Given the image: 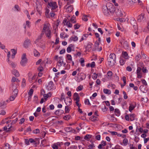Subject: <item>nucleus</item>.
<instances>
[{
    "label": "nucleus",
    "instance_id": "14",
    "mask_svg": "<svg viewBox=\"0 0 149 149\" xmlns=\"http://www.w3.org/2000/svg\"><path fill=\"white\" fill-rule=\"evenodd\" d=\"M138 0H127V3L130 6L133 5L134 3L137 2Z\"/></svg>",
    "mask_w": 149,
    "mask_h": 149
},
{
    "label": "nucleus",
    "instance_id": "4",
    "mask_svg": "<svg viewBox=\"0 0 149 149\" xmlns=\"http://www.w3.org/2000/svg\"><path fill=\"white\" fill-rule=\"evenodd\" d=\"M27 62V59L26 58L25 53H24L22 57V60L20 62V64L22 66H24Z\"/></svg>",
    "mask_w": 149,
    "mask_h": 149
},
{
    "label": "nucleus",
    "instance_id": "54",
    "mask_svg": "<svg viewBox=\"0 0 149 149\" xmlns=\"http://www.w3.org/2000/svg\"><path fill=\"white\" fill-rule=\"evenodd\" d=\"M61 111V110L60 109L56 110L55 112V114L58 116L61 115V113H60V111Z\"/></svg>",
    "mask_w": 149,
    "mask_h": 149
},
{
    "label": "nucleus",
    "instance_id": "3",
    "mask_svg": "<svg viewBox=\"0 0 149 149\" xmlns=\"http://www.w3.org/2000/svg\"><path fill=\"white\" fill-rule=\"evenodd\" d=\"M48 7L52 10L56 9L58 7L57 3L56 2H48Z\"/></svg>",
    "mask_w": 149,
    "mask_h": 149
},
{
    "label": "nucleus",
    "instance_id": "25",
    "mask_svg": "<svg viewBox=\"0 0 149 149\" xmlns=\"http://www.w3.org/2000/svg\"><path fill=\"white\" fill-rule=\"evenodd\" d=\"M11 51L13 53L12 57L13 59L15 57V55L17 53V51L15 50V49H11Z\"/></svg>",
    "mask_w": 149,
    "mask_h": 149
},
{
    "label": "nucleus",
    "instance_id": "48",
    "mask_svg": "<svg viewBox=\"0 0 149 149\" xmlns=\"http://www.w3.org/2000/svg\"><path fill=\"white\" fill-rule=\"evenodd\" d=\"M34 54L35 56H39L40 55V54L36 50L34 51Z\"/></svg>",
    "mask_w": 149,
    "mask_h": 149
},
{
    "label": "nucleus",
    "instance_id": "58",
    "mask_svg": "<svg viewBox=\"0 0 149 149\" xmlns=\"http://www.w3.org/2000/svg\"><path fill=\"white\" fill-rule=\"evenodd\" d=\"M145 43L149 45V36H148L147 37L146 39Z\"/></svg>",
    "mask_w": 149,
    "mask_h": 149
},
{
    "label": "nucleus",
    "instance_id": "33",
    "mask_svg": "<svg viewBox=\"0 0 149 149\" xmlns=\"http://www.w3.org/2000/svg\"><path fill=\"white\" fill-rule=\"evenodd\" d=\"M114 112L116 116H119L120 113V112L118 109H115Z\"/></svg>",
    "mask_w": 149,
    "mask_h": 149
},
{
    "label": "nucleus",
    "instance_id": "37",
    "mask_svg": "<svg viewBox=\"0 0 149 149\" xmlns=\"http://www.w3.org/2000/svg\"><path fill=\"white\" fill-rule=\"evenodd\" d=\"M103 92L104 93L107 94H111V91L108 89H104L103 90Z\"/></svg>",
    "mask_w": 149,
    "mask_h": 149
},
{
    "label": "nucleus",
    "instance_id": "59",
    "mask_svg": "<svg viewBox=\"0 0 149 149\" xmlns=\"http://www.w3.org/2000/svg\"><path fill=\"white\" fill-rule=\"evenodd\" d=\"M77 147L76 146L73 145L70 148H68V149H77Z\"/></svg>",
    "mask_w": 149,
    "mask_h": 149
},
{
    "label": "nucleus",
    "instance_id": "40",
    "mask_svg": "<svg viewBox=\"0 0 149 149\" xmlns=\"http://www.w3.org/2000/svg\"><path fill=\"white\" fill-rule=\"evenodd\" d=\"M40 131L38 129H36L33 131V133L35 134H39L40 133Z\"/></svg>",
    "mask_w": 149,
    "mask_h": 149
},
{
    "label": "nucleus",
    "instance_id": "64",
    "mask_svg": "<svg viewBox=\"0 0 149 149\" xmlns=\"http://www.w3.org/2000/svg\"><path fill=\"white\" fill-rule=\"evenodd\" d=\"M52 147L53 149H58V146L56 145L55 144H53L52 145Z\"/></svg>",
    "mask_w": 149,
    "mask_h": 149
},
{
    "label": "nucleus",
    "instance_id": "39",
    "mask_svg": "<svg viewBox=\"0 0 149 149\" xmlns=\"http://www.w3.org/2000/svg\"><path fill=\"white\" fill-rule=\"evenodd\" d=\"M66 58L67 59L68 61H72V57L71 56L70 54H67Z\"/></svg>",
    "mask_w": 149,
    "mask_h": 149
},
{
    "label": "nucleus",
    "instance_id": "36",
    "mask_svg": "<svg viewBox=\"0 0 149 149\" xmlns=\"http://www.w3.org/2000/svg\"><path fill=\"white\" fill-rule=\"evenodd\" d=\"M92 136V135L90 134H86L84 137V139L88 141L89 140V139Z\"/></svg>",
    "mask_w": 149,
    "mask_h": 149
},
{
    "label": "nucleus",
    "instance_id": "61",
    "mask_svg": "<svg viewBox=\"0 0 149 149\" xmlns=\"http://www.w3.org/2000/svg\"><path fill=\"white\" fill-rule=\"evenodd\" d=\"M141 57V56L139 54L136 56L135 57V59L137 61H139L140 60Z\"/></svg>",
    "mask_w": 149,
    "mask_h": 149
},
{
    "label": "nucleus",
    "instance_id": "56",
    "mask_svg": "<svg viewBox=\"0 0 149 149\" xmlns=\"http://www.w3.org/2000/svg\"><path fill=\"white\" fill-rule=\"evenodd\" d=\"M97 76V74L95 73H93V75L92 76V78L94 80L96 79Z\"/></svg>",
    "mask_w": 149,
    "mask_h": 149
},
{
    "label": "nucleus",
    "instance_id": "13",
    "mask_svg": "<svg viewBox=\"0 0 149 149\" xmlns=\"http://www.w3.org/2000/svg\"><path fill=\"white\" fill-rule=\"evenodd\" d=\"M74 100L77 101H79V97L78 94L77 93H75L74 94Z\"/></svg>",
    "mask_w": 149,
    "mask_h": 149
},
{
    "label": "nucleus",
    "instance_id": "41",
    "mask_svg": "<svg viewBox=\"0 0 149 149\" xmlns=\"http://www.w3.org/2000/svg\"><path fill=\"white\" fill-rule=\"evenodd\" d=\"M3 128H4V130L6 131L7 132L10 131L11 130H12V129H11V126L8 128H7V127L5 126Z\"/></svg>",
    "mask_w": 149,
    "mask_h": 149
},
{
    "label": "nucleus",
    "instance_id": "55",
    "mask_svg": "<svg viewBox=\"0 0 149 149\" xmlns=\"http://www.w3.org/2000/svg\"><path fill=\"white\" fill-rule=\"evenodd\" d=\"M70 118V116L69 115H66L63 118L65 120H69Z\"/></svg>",
    "mask_w": 149,
    "mask_h": 149
},
{
    "label": "nucleus",
    "instance_id": "45",
    "mask_svg": "<svg viewBox=\"0 0 149 149\" xmlns=\"http://www.w3.org/2000/svg\"><path fill=\"white\" fill-rule=\"evenodd\" d=\"M99 45V43L97 41H96L94 44V46L96 49H98Z\"/></svg>",
    "mask_w": 149,
    "mask_h": 149
},
{
    "label": "nucleus",
    "instance_id": "18",
    "mask_svg": "<svg viewBox=\"0 0 149 149\" xmlns=\"http://www.w3.org/2000/svg\"><path fill=\"white\" fill-rule=\"evenodd\" d=\"M73 9V6L70 5L69 6L66 8V11L70 13L72 11Z\"/></svg>",
    "mask_w": 149,
    "mask_h": 149
},
{
    "label": "nucleus",
    "instance_id": "11",
    "mask_svg": "<svg viewBox=\"0 0 149 149\" xmlns=\"http://www.w3.org/2000/svg\"><path fill=\"white\" fill-rule=\"evenodd\" d=\"M31 41L29 39L26 40L24 42V46L25 48H27L30 44Z\"/></svg>",
    "mask_w": 149,
    "mask_h": 149
},
{
    "label": "nucleus",
    "instance_id": "16",
    "mask_svg": "<svg viewBox=\"0 0 149 149\" xmlns=\"http://www.w3.org/2000/svg\"><path fill=\"white\" fill-rule=\"evenodd\" d=\"M62 57H60L58 58L59 59L57 62V65L58 66H61L62 65V64L63 63V61L62 59Z\"/></svg>",
    "mask_w": 149,
    "mask_h": 149
},
{
    "label": "nucleus",
    "instance_id": "19",
    "mask_svg": "<svg viewBox=\"0 0 149 149\" xmlns=\"http://www.w3.org/2000/svg\"><path fill=\"white\" fill-rule=\"evenodd\" d=\"M52 94L50 92H49L48 94H45L43 95L44 99L45 100H47V98L51 96Z\"/></svg>",
    "mask_w": 149,
    "mask_h": 149
},
{
    "label": "nucleus",
    "instance_id": "62",
    "mask_svg": "<svg viewBox=\"0 0 149 149\" xmlns=\"http://www.w3.org/2000/svg\"><path fill=\"white\" fill-rule=\"evenodd\" d=\"M80 26L79 25H78L77 24H75L74 25V29L76 30L78 29Z\"/></svg>",
    "mask_w": 149,
    "mask_h": 149
},
{
    "label": "nucleus",
    "instance_id": "20",
    "mask_svg": "<svg viewBox=\"0 0 149 149\" xmlns=\"http://www.w3.org/2000/svg\"><path fill=\"white\" fill-rule=\"evenodd\" d=\"M13 74H14L16 77H18L19 76V74L18 71L14 69L12 71Z\"/></svg>",
    "mask_w": 149,
    "mask_h": 149
},
{
    "label": "nucleus",
    "instance_id": "35",
    "mask_svg": "<svg viewBox=\"0 0 149 149\" xmlns=\"http://www.w3.org/2000/svg\"><path fill=\"white\" fill-rule=\"evenodd\" d=\"M65 1H67V5H69L70 4L73 3L74 2V0H63Z\"/></svg>",
    "mask_w": 149,
    "mask_h": 149
},
{
    "label": "nucleus",
    "instance_id": "49",
    "mask_svg": "<svg viewBox=\"0 0 149 149\" xmlns=\"http://www.w3.org/2000/svg\"><path fill=\"white\" fill-rule=\"evenodd\" d=\"M75 19V17L74 16H73L71 18L70 21L72 23H75L76 22Z\"/></svg>",
    "mask_w": 149,
    "mask_h": 149
},
{
    "label": "nucleus",
    "instance_id": "50",
    "mask_svg": "<svg viewBox=\"0 0 149 149\" xmlns=\"http://www.w3.org/2000/svg\"><path fill=\"white\" fill-rule=\"evenodd\" d=\"M26 80L24 78H23L22 79V86L23 87H24L26 86Z\"/></svg>",
    "mask_w": 149,
    "mask_h": 149
},
{
    "label": "nucleus",
    "instance_id": "42",
    "mask_svg": "<svg viewBox=\"0 0 149 149\" xmlns=\"http://www.w3.org/2000/svg\"><path fill=\"white\" fill-rule=\"evenodd\" d=\"M45 33L44 31H42V32L41 33L40 35V36H39L38 39L36 41H39V39H40L43 36V35H44Z\"/></svg>",
    "mask_w": 149,
    "mask_h": 149
},
{
    "label": "nucleus",
    "instance_id": "27",
    "mask_svg": "<svg viewBox=\"0 0 149 149\" xmlns=\"http://www.w3.org/2000/svg\"><path fill=\"white\" fill-rule=\"evenodd\" d=\"M10 148V145L8 143H6L1 149H9Z\"/></svg>",
    "mask_w": 149,
    "mask_h": 149
},
{
    "label": "nucleus",
    "instance_id": "8",
    "mask_svg": "<svg viewBox=\"0 0 149 149\" xmlns=\"http://www.w3.org/2000/svg\"><path fill=\"white\" fill-rule=\"evenodd\" d=\"M64 101L66 105L69 106L71 104L72 100L71 98L67 97L64 100Z\"/></svg>",
    "mask_w": 149,
    "mask_h": 149
},
{
    "label": "nucleus",
    "instance_id": "22",
    "mask_svg": "<svg viewBox=\"0 0 149 149\" xmlns=\"http://www.w3.org/2000/svg\"><path fill=\"white\" fill-rule=\"evenodd\" d=\"M136 106L133 104H131L129 108V110L131 112L135 107Z\"/></svg>",
    "mask_w": 149,
    "mask_h": 149
},
{
    "label": "nucleus",
    "instance_id": "15",
    "mask_svg": "<svg viewBox=\"0 0 149 149\" xmlns=\"http://www.w3.org/2000/svg\"><path fill=\"white\" fill-rule=\"evenodd\" d=\"M69 40L71 41H76L78 40V38L75 35H73L70 38Z\"/></svg>",
    "mask_w": 149,
    "mask_h": 149
},
{
    "label": "nucleus",
    "instance_id": "24",
    "mask_svg": "<svg viewBox=\"0 0 149 149\" xmlns=\"http://www.w3.org/2000/svg\"><path fill=\"white\" fill-rule=\"evenodd\" d=\"M49 30V27L48 26H47V25H46V24H44V25L43 30L42 31H44V32L45 33V32H46V31H48Z\"/></svg>",
    "mask_w": 149,
    "mask_h": 149
},
{
    "label": "nucleus",
    "instance_id": "32",
    "mask_svg": "<svg viewBox=\"0 0 149 149\" xmlns=\"http://www.w3.org/2000/svg\"><path fill=\"white\" fill-rule=\"evenodd\" d=\"M135 114H131L130 116V119L131 121H133L134 120V118L135 117Z\"/></svg>",
    "mask_w": 149,
    "mask_h": 149
},
{
    "label": "nucleus",
    "instance_id": "21",
    "mask_svg": "<svg viewBox=\"0 0 149 149\" xmlns=\"http://www.w3.org/2000/svg\"><path fill=\"white\" fill-rule=\"evenodd\" d=\"M45 33V34L46 35V36L47 37H48L49 38H51V31L50 30L48 31H46Z\"/></svg>",
    "mask_w": 149,
    "mask_h": 149
},
{
    "label": "nucleus",
    "instance_id": "52",
    "mask_svg": "<svg viewBox=\"0 0 149 149\" xmlns=\"http://www.w3.org/2000/svg\"><path fill=\"white\" fill-rule=\"evenodd\" d=\"M128 140L127 139H125L123 140V142L124 146H126L128 143Z\"/></svg>",
    "mask_w": 149,
    "mask_h": 149
},
{
    "label": "nucleus",
    "instance_id": "44",
    "mask_svg": "<svg viewBox=\"0 0 149 149\" xmlns=\"http://www.w3.org/2000/svg\"><path fill=\"white\" fill-rule=\"evenodd\" d=\"M11 81L12 82H15V81L17 82H19V80H18V79H16L14 77H13L12 79L11 80Z\"/></svg>",
    "mask_w": 149,
    "mask_h": 149
},
{
    "label": "nucleus",
    "instance_id": "2",
    "mask_svg": "<svg viewBox=\"0 0 149 149\" xmlns=\"http://www.w3.org/2000/svg\"><path fill=\"white\" fill-rule=\"evenodd\" d=\"M116 55L113 53H111L109 55V57L108 59V64L110 66L114 65L116 63Z\"/></svg>",
    "mask_w": 149,
    "mask_h": 149
},
{
    "label": "nucleus",
    "instance_id": "5",
    "mask_svg": "<svg viewBox=\"0 0 149 149\" xmlns=\"http://www.w3.org/2000/svg\"><path fill=\"white\" fill-rule=\"evenodd\" d=\"M36 75L35 74L33 75H32V74L31 72H29L28 74L29 77V80L30 82H32V80L35 79Z\"/></svg>",
    "mask_w": 149,
    "mask_h": 149
},
{
    "label": "nucleus",
    "instance_id": "53",
    "mask_svg": "<svg viewBox=\"0 0 149 149\" xmlns=\"http://www.w3.org/2000/svg\"><path fill=\"white\" fill-rule=\"evenodd\" d=\"M107 75L109 77H111L113 75L112 72L111 71H109L107 73Z\"/></svg>",
    "mask_w": 149,
    "mask_h": 149
},
{
    "label": "nucleus",
    "instance_id": "46",
    "mask_svg": "<svg viewBox=\"0 0 149 149\" xmlns=\"http://www.w3.org/2000/svg\"><path fill=\"white\" fill-rule=\"evenodd\" d=\"M88 17V16L86 15H84L82 17V19L85 21H87L88 20L87 17Z\"/></svg>",
    "mask_w": 149,
    "mask_h": 149
},
{
    "label": "nucleus",
    "instance_id": "51",
    "mask_svg": "<svg viewBox=\"0 0 149 149\" xmlns=\"http://www.w3.org/2000/svg\"><path fill=\"white\" fill-rule=\"evenodd\" d=\"M33 92V89H31L29 90V97L31 98V96L32 95Z\"/></svg>",
    "mask_w": 149,
    "mask_h": 149
},
{
    "label": "nucleus",
    "instance_id": "60",
    "mask_svg": "<svg viewBox=\"0 0 149 149\" xmlns=\"http://www.w3.org/2000/svg\"><path fill=\"white\" fill-rule=\"evenodd\" d=\"M108 132H109L112 135H116L117 134H118V133L116 132H114V131H108Z\"/></svg>",
    "mask_w": 149,
    "mask_h": 149
},
{
    "label": "nucleus",
    "instance_id": "6",
    "mask_svg": "<svg viewBox=\"0 0 149 149\" xmlns=\"http://www.w3.org/2000/svg\"><path fill=\"white\" fill-rule=\"evenodd\" d=\"M63 23L65 25L67 26L68 27H72V25L70 23L69 21H67L66 18H65L64 19Z\"/></svg>",
    "mask_w": 149,
    "mask_h": 149
},
{
    "label": "nucleus",
    "instance_id": "30",
    "mask_svg": "<svg viewBox=\"0 0 149 149\" xmlns=\"http://www.w3.org/2000/svg\"><path fill=\"white\" fill-rule=\"evenodd\" d=\"M72 45L71 44L69 46H68L67 49V51L68 53L70 52L72 50Z\"/></svg>",
    "mask_w": 149,
    "mask_h": 149
},
{
    "label": "nucleus",
    "instance_id": "9",
    "mask_svg": "<svg viewBox=\"0 0 149 149\" xmlns=\"http://www.w3.org/2000/svg\"><path fill=\"white\" fill-rule=\"evenodd\" d=\"M144 14L141 13L137 17V21L138 22H141L142 20H143L144 18Z\"/></svg>",
    "mask_w": 149,
    "mask_h": 149
},
{
    "label": "nucleus",
    "instance_id": "38",
    "mask_svg": "<svg viewBox=\"0 0 149 149\" xmlns=\"http://www.w3.org/2000/svg\"><path fill=\"white\" fill-rule=\"evenodd\" d=\"M80 63H81V65L82 67L84 66L85 65L84 64V59L83 58H80Z\"/></svg>",
    "mask_w": 149,
    "mask_h": 149
},
{
    "label": "nucleus",
    "instance_id": "57",
    "mask_svg": "<svg viewBox=\"0 0 149 149\" xmlns=\"http://www.w3.org/2000/svg\"><path fill=\"white\" fill-rule=\"evenodd\" d=\"M16 97V96L14 95H12L11 96H10V101H12L14 100L15 97Z\"/></svg>",
    "mask_w": 149,
    "mask_h": 149
},
{
    "label": "nucleus",
    "instance_id": "34",
    "mask_svg": "<svg viewBox=\"0 0 149 149\" xmlns=\"http://www.w3.org/2000/svg\"><path fill=\"white\" fill-rule=\"evenodd\" d=\"M125 61V60L124 59L121 57L120 58V60L119 62L120 65H123L124 64Z\"/></svg>",
    "mask_w": 149,
    "mask_h": 149
},
{
    "label": "nucleus",
    "instance_id": "26",
    "mask_svg": "<svg viewBox=\"0 0 149 149\" xmlns=\"http://www.w3.org/2000/svg\"><path fill=\"white\" fill-rule=\"evenodd\" d=\"M65 131L67 132H69L72 131L73 129L71 127H68L65 128Z\"/></svg>",
    "mask_w": 149,
    "mask_h": 149
},
{
    "label": "nucleus",
    "instance_id": "12",
    "mask_svg": "<svg viewBox=\"0 0 149 149\" xmlns=\"http://www.w3.org/2000/svg\"><path fill=\"white\" fill-rule=\"evenodd\" d=\"M131 24L133 25L134 27L137 29L136 23V20L134 18H132L131 19Z\"/></svg>",
    "mask_w": 149,
    "mask_h": 149
},
{
    "label": "nucleus",
    "instance_id": "7",
    "mask_svg": "<svg viewBox=\"0 0 149 149\" xmlns=\"http://www.w3.org/2000/svg\"><path fill=\"white\" fill-rule=\"evenodd\" d=\"M54 84L52 81H50L48 84L47 86L48 90H50L53 88Z\"/></svg>",
    "mask_w": 149,
    "mask_h": 149
},
{
    "label": "nucleus",
    "instance_id": "47",
    "mask_svg": "<svg viewBox=\"0 0 149 149\" xmlns=\"http://www.w3.org/2000/svg\"><path fill=\"white\" fill-rule=\"evenodd\" d=\"M18 93V90L17 89H15L14 90L13 92V95L16 96Z\"/></svg>",
    "mask_w": 149,
    "mask_h": 149
},
{
    "label": "nucleus",
    "instance_id": "10",
    "mask_svg": "<svg viewBox=\"0 0 149 149\" xmlns=\"http://www.w3.org/2000/svg\"><path fill=\"white\" fill-rule=\"evenodd\" d=\"M115 12L116 15L118 17H121L123 15L122 13L121 12V11L118 9L115 8Z\"/></svg>",
    "mask_w": 149,
    "mask_h": 149
},
{
    "label": "nucleus",
    "instance_id": "17",
    "mask_svg": "<svg viewBox=\"0 0 149 149\" xmlns=\"http://www.w3.org/2000/svg\"><path fill=\"white\" fill-rule=\"evenodd\" d=\"M122 54L123 55V57L125 59H127L129 58V56L128 54L126 52H123Z\"/></svg>",
    "mask_w": 149,
    "mask_h": 149
},
{
    "label": "nucleus",
    "instance_id": "23",
    "mask_svg": "<svg viewBox=\"0 0 149 149\" xmlns=\"http://www.w3.org/2000/svg\"><path fill=\"white\" fill-rule=\"evenodd\" d=\"M92 45V43L88 44L86 47V50L88 51H90L91 49Z\"/></svg>",
    "mask_w": 149,
    "mask_h": 149
},
{
    "label": "nucleus",
    "instance_id": "43",
    "mask_svg": "<svg viewBox=\"0 0 149 149\" xmlns=\"http://www.w3.org/2000/svg\"><path fill=\"white\" fill-rule=\"evenodd\" d=\"M70 110V109L68 106H66L65 107V113H69Z\"/></svg>",
    "mask_w": 149,
    "mask_h": 149
},
{
    "label": "nucleus",
    "instance_id": "28",
    "mask_svg": "<svg viewBox=\"0 0 149 149\" xmlns=\"http://www.w3.org/2000/svg\"><path fill=\"white\" fill-rule=\"evenodd\" d=\"M80 75L81 76L80 78L81 81H82L85 78L86 76L84 74L82 73H80Z\"/></svg>",
    "mask_w": 149,
    "mask_h": 149
},
{
    "label": "nucleus",
    "instance_id": "31",
    "mask_svg": "<svg viewBox=\"0 0 149 149\" xmlns=\"http://www.w3.org/2000/svg\"><path fill=\"white\" fill-rule=\"evenodd\" d=\"M6 102L4 101H1L0 102V107H5L6 105Z\"/></svg>",
    "mask_w": 149,
    "mask_h": 149
},
{
    "label": "nucleus",
    "instance_id": "63",
    "mask_svg": "<svg viewBox=\"0 0 149 149\" xmlns=\"http://www.w3.org/2000/svg\"><path fill=\"white\" fill-rule=\"evenodd\" d=\"M85 104H87L88 105H90L91 104L89 100L88 99H86L84 102Z\"/></svg>",
    "mask_w": 149,
    "mask_h": 149
},
{
    "label": "nucleus",
    "instance_id": "1",
    "mask_svg": "<svg viewBox=\"0 0 149 149\" xmlns=\"http://www.w3.org/2000/svg\"><path fill=\"white\" fill-rule=\"evenodd\" d=\"M115 10V7L112 4L108 7L107 6H102V11L105 15L109 16L110 15V13L112 14L114 13Z\"/></svg>",
    "mask_w": 149,
    "mask_h": 149
},
{
    "label": "nucleus",
    "instance_id": "29",
    "mask_svg": "<svg viewBox=\"0 0 149 149\" xmlns=\"http://www.w3.org/2000/svg\"><path fill=\"white\" fill-rule=\"evenodd\" d=\"M129 86L131 87H133V89L135 91H136L138 89V87L137 86H134V84L133 83H130Z\"/></svg>",
    "mask_w": 149,
    "mask_h": 149
}]
</instances>
